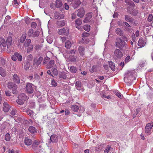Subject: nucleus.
Listing matches in <instances>:
<instances>
[{"label": "nucleus", "instance_id": "nucleus-50", "mask_svg": "<svg viewBox=\"0 0 153 153\" xmlns=\"http://www.w3.org/2000/svg\"><path fill=\"white\" fill-rule=\"evenodd\" d=\"M16 102L18 104L20 105H22L24 102L22 100H20V98H18V99L17 100Z\"/></svg>", "mask_w": 153, "mask_h": 153}, {"label": "nucleus", "instance_id": "nucleus-26", "mask_svg": "<svg viewBox=\"0 0 153 153\" xmlns=\"http://www.w3.org/2000/svg\"><path fill=\"white\" fill-rule=\"evenodd\" d=\"M125 19L126 21L128 22H132L133 19L131 16L128 15H126L125 17Z\"/></svg>", "mask_w": 153, "mask_h": 153}, {"label": "nucleus", "instance_id": "nucleus-2", "mask_svg": "<svg viewBox=\"0 0 153 153\" xmlns=\"http://www.w3.org/2000/svg\"><path fill=\"white\" fill-rule=\"evenodd\" d=\"M135 79L136 78L133 76L132 72L131 71H128L125 74V76L124 78V82L128 84L129 85H131L133 80Z\"/></svg>", "mask_w": 153, "mask_h": 153}, {"label": "nucleus", "instance_id": "nucleus-28", "mask_svg": "<svg viewBox=\"0 0 153 153\" xmlns=\"http://www.w3.org/2000/svg\"><path fill=\"white\" fill-rule=\"evenodd\" d=\"M66 31V29L65 28H62L59 30L58 31V34L60 35H63L65 34L67 35V34H65Z\"/></svg>", "mask_w": 153, "mask_h": 153}, {"label": "nucleus", "instance_id": "nucleus-23", "mask_svg": "<svg viewBox=\"0 0 153 153\" xmlns=\"http://www.w3.org/2000/svg\"><path fill=\"white\" fill-rule=\"evenodd\" d=\"M26 112L28 115L33 118L35 116V113L31 110H27Z\"/></svg>", "mask_w": 153, "mask_h": 153}, {"label": "nucleus", "instance_id": "nucleus-19", "mask_svg": "<svg viewBox=\"0 0 153 153\" xmlns=\"http://www.w3.org/2000/svg\"><path fill=\"white\" fill-rule=\"evenodd\" d=\"M55 63L54 61L53 60H50L46 65V68L49 69L53 67Z\"/></svg>", "mask_w": 153, "mask_h": 153}, {"label": "nucleus", "instance_id": "nucleus-10", "mask_svg": "<svg viewBox=\"0 0 153 153\" xmlns=\"http://www.w3.org/2000/svg\"><path fill=\"white\" fill-rule=\"evenodd\" d=\"M77 16L81 18L83 17L85 15V12L82 7H81L77 10Z\"/></svg>", "mask_w": 153, "mask_h": 153}, {"label": "nucleus", "instance_id": "nucleus-12", "mask_svg": "<svg viewBox=\"0 0 153 153\" xmlns=\"http://www.w3.org/2000/svg\"><path fill=\"white\" fill-rule=\"evenodd\" d=\"M54 17L56 19H63L64 17V16L62 13L56 12L54 13Z\"/></svg>", "mask_w": 153, "mask_h": 153}, {"label": "nucleus", "instance_id": "nucleus-59", "mask_svg": "<svg viewBox=\"0 0 153 153\" xmlns=\"http://www.w3.org/2000/svg\"><path fill=\"white\" fill-rule=\"evenodd\" d=\"M131 38H132V40L133 41V42H135L136 38H135V34L134 33H133V34L131 36Z\"/></svg>", "mask_w": 153, "mask_h": 153}, {"label": "nucleus", "instance_id": "nucleus-41", "mask_svg": "<svg viewBox=\"0 0 153 153\" xmlns=\"http://www.w3.org/2000/svg\"><path fill=\"white\" fill-rule=\"evenodd\" d=\"M49 59L50 58L48 57H46L44 60L43 64L44 65L47 64L49 61Z\"/></svg>", "mask_w": 153, "mask_h": 153}, {"label": "nucleus", "instance_id": "nucleus-17", "mask_svg": "<svg viewBox=\"0 0 153 153\" xmlns=\"http://www.w3.org/2000/svg\"><path fill=\"white\" fill-rule=\"evenodd\" d=\"M81 2L79 0H74L73 6L74 8H76L81 4Z\"/></svg>", "mask_w": 153, "mask_h": 153}, {"label": "nucleus", "instance_id": "nucleus-42", "mask_svg": "<svg viewBox=\"0 0 153 153\" xmlns=\"http://www.w3.org/2000/svg\"><path fill=\"white\" fill-rule=\"evenodd\" d=\"M97 66L94 65L92 67L91 69V72H93L97 71Z\"/></svg>", "mask_w": 153, "mask_h": 153}, {"label": "nucleus", "instance_id": "nucleus-55", "mask_svg": "<svg viewBox=\"0 0 153 153\" xmlns=\"http://www.w3.org/2000/svg\"><path fill=\"white\" fill-rule=\"evenodd\" d=\"M153 16L151 14L149 15L148 18V20L149 22H151L152 20Z\"/></svg>", "mask_w": 153, "mask_h": 153}, {"label": "nucleus", "instance_id": "nucleus-11", "mask_svg": "<svg viewBox=\"0 0 153 153\" xmlns=\"http://www.w3.org/2000/svg\"><path fill=\"white\" fill-rule=\"evenodd\" d=\"M83 38L82 39V41L85 43H88L89 42V39L86 37L88 36H89V33L87 32H84L82 34Z\"/></svg>", "mask_w": 153, "mask_h": 153}, {"label": "nucleus", "instance_id": "nucleus-7", "mask_svg": "<svg viewBox=\"0 0 153 153\" xmlns=\"http://www.w3.org/2000/svg\"><path fill=\"white\" fill-rule=\"evenodd\" d=\"M34 86L30 83H28L25 88V90L29 94H31L33 91V87Z\"/></svg>", "mask_w": 153, "mask_h": 153}, {"label": "nucleus", "instance_id": "nucleus-46", "mask_svg": "<svg viewBox=\"0 0 153 153\" xmlns=\"http://www.w3.org/2000/svg\"><path fill=\"white\" fill-rule=\"evenodd\" d=\"M51 85L52 87H55L57 85V83L54 79H52L51 82Z\"/></svg>", "mask_w": 153, "mask_h": 153}, {"label": "nucleus", "instance_id": "nucleus-5", "mask_svg": "<svg viewBox=\"0 0 153 153\" xmlns=\"http://www.w3.org/2000/svg\"><path fill=\"white\" fill-rule=\"evenodd\" d=\"M115 44L116 47L120 49H122L124 47H126V42L120 38L117 39Z\"/></svg>", "mask_w": 153, "mask_h": 153}, {"label": "nucleus", "instance_id": "nucleus-36", "mask_svg": "<svg viewBox=\"0 0 153 153\" xmlns=\"http://www.w3.org/2000/svg\"><path fill=\"white\" fill-rule=\"evenodd\" d=\"M5 60L2 57H0V66L5 65Z\"/></svg>", "mask_w": 153, "mask_h": 153}, {"label": "nucleus", "instance_id": "nucleus-38", "mask_svg": "<svg viewBox=\"0 0 153 153\" xmlns=\"http://www.w3.org/2000/svg\"><path fill=\"white\" fill-rule=\"evenodd\" d=\"M90 26L89 25H85L83 26V29L86 31L88 32L90 30Z\"/></svg>", "mask_w": 153, "mask_h": 153}, {"label": "nucleus", "instance_id": "nucleus-18", "mask_svg": "<svg viewBox=\"0 0 153 153\" xmlns=\"http://www.w3.org/2000/svg\"><path fill=\"white\" fill-rule=\"evenodd\" d=\"M18 98H20V100H22L24 102L27 99L26 95L24 94H20L18 96Z\"/></svg>", "mask_w": 153, "mask_h": 153}, {"label": "nucleus", "instance_id": "nucleus-24", "mask_svg": "<svg viewBox=\"0 0 153 153\" xmlns=\"http://www.w3.org/2000/svg\"><path fill=\"white\" fill-rule=\"evenodd\" d=\"M145 45V42L142 38H140L138 42V45L140 48L143 47Z\"/></svg>", "mask_w": 153, "mask_h": 153}, {"label": "nucleus", "instance_id": "nucleus-3", "mask_svg": "<svg viewBox=\"0 0 153 153\" xmlns=\"http://www.w3.org/2000/svg\"><path fill=\"white\" fill-rule=\"evenodd\" d=\"M7 88L11 90L13 94H17L18 93L17 85L14 82H9L7 84Z\"/></svg>", "mask_w": 153, "mask_h": 153}, {"label": "nucleus", "instance_id": "nucleus-58", "mask_svg": "<svg viewBox=\"0 0 153 153\" xmlns=\"http://www.w3.org/2000/svg\"><path fill=\"white\" fill-rule=\"evenodd\" d=\"M50 38L49 37H47L46 38V39L47 42L48 43L51 44L52 43L53 40L52 39H50Z\"/></svg>", "mask_w": 153, "mask_h": 153}, {"label": "nucleus", "instance_id": "nucleus-1", "mask_svg": "<svg viewBox=\"0 0 153 153\" xmlns=\"http://www.w3.org/2000/svg\"><path fill=\"white\" fill-rule=\"evenodd\" d=\"M1 43L3 47V50H6V46L7 48V51L8 53H10L13 50L11 49V46L12 44V38L11 36L8 37L6 40V44L5 41L4 39H1Z\"/></svg>", "mask_w": 153, "mask_h": 153}, {"label": "nucleus", "instance_id": "nucleus-62", "mask_svg": "<svg viewBox=\"0 0 153 153\" xmlns=\"http://www.w3.org/2000/svg\"><path fill=\"white\" fill-rule=\"evenodd\" d=\"M130 57L129 56H127L125 59V62L126 63L127 62L129 61Z\"/></svg>", "mask_w": 153, "mask_h": 153}, {"label": "nucleus", "instance_id": "nucleus-57", "mask_svg": "<svg viewBox=\"0 0 153 153\" xmlns=\"http://www.w3.org/2000/svg\"><path fill=\"white\" fill-rule=\"evenodd\" d=\"M17 111L15 110H13L10 112V114L12 116H14L16 114Z\"/></svg>", "mask_w": 153, "mask_h": 153}, {"label": "nucleus", "instance_id": "nucleus-27", "mask_svg": "<svg viewBox=\"0 0 153 153\" xmlns=\"http://www.w3.org/2000/svg\"><path fill=\"white\" fill-rule=\"evenodd\" d=\"M78 51L81 56H83L84 54L85 48L84 47L81 46L79 47Z\"/></svg>", "mask_w": 153, "mask_h": 153}, {"label": "nucleus", "instance_id": "nucleus-43", "mask_svg": "<svg viewBox=\"0 0 153 153\" xmlns=\"http://www.w3.org/2000/svg\"><path fill=\"white\" fill-rule=\"evenodd\" d=\"M71 109L75 111H76L78 109V107L76 105H73L71 106Z\"/></svg>", "mask_w": 153, "mask_h": 153}, {"label": "nucleus", "instance_id": "nucleus-53", "mask_svg": "<svg viewBox=\"0 0 153 153\" xmlns=\"http://www.w3.org/2000/svg\"><path fill=\"white\" fill-rule=\"evenodd\" d=\"M30 66V64L29 63L27 62V63H26L25 65V66H24L25 69L26 70H27L29 68Z\"/></svg>", "mask_w": 153, "mask_h": 153}, {"label": "nucleus", "instance_id": "nucleus-32", "mask_svg": "<svg viewBox=\"0 0 153 153\" xmlns=\"http://www.w3.org/2000/svg\"><path fill=\"white\" fill-rule=\"evenodd\" d=\"M116 33L120 36L122 35L123 34V31L120 28H117L115 30Z\"/></svg>", "mask_w": 153, "mask_h": 153}, {"label": "nucleus", "instance_id": "nucleus-64", "mask_svg": "<svg viewBox=\"0 0 153 153\" xmlns=\"http://www.w3.org/2000/svg\"><path fill=\"white\" fill-rule=\"evenodd\" d=\"M117 24L120 26H121L123 25V22L122 21H119L117 22Z\"/></svg>", "mask_w": 153, "mask_h": 153}, {"label": "nucleus", "instance_id": "nucleus-52", "mask_svg": "<svg viewBox=\"0 0 153 153\" xmlns=\"http://www.w3.org/2000/svg\"><path fill=\"white\" fill-rule=\"evenodd\" d=\"M53 73L55 75H57L58 74V71L57 70L56 68H54L52 71Z\"/></svg>", "mask_w": 153, "mask_h": 153}, {"label": "nucleus", "instance_id": "nucleus-63", "mask_svg": "<svg viewBox=\"0 0 153 153\" xmlns=\"http://www.w3.org/2000/svg\"><path fill=\"white\" fill-rule=\"evenodd\" d=\"M29 20L30 19L28 17L25 19V22L27 24H28L29 23Z\"/></svg>", "mask_w": 153, "mask_h": 153}, {"label": "nucleus", "instance_id": "nucleus-35", "mask_svg": "<svg viewBox=\"0 0 153 153\" xmlns=\"http://www.w3.org/2000/svg\"><path fill=\"white\" fill-rule=\"evenodd\" d=\"M70 71L72 73H75L77 71L76 68L74 66H71L69 67Z\"/></svg>", "mask_w": 153, "mask_h": 153}, {"label": "nucleus", "instance_id": "nucleus-20", "mask_svg": "<svg viewBox=\"0 0 153 153\" xmlns=\"http://www.w3.org/2000/svg\"><path fill=\"white\" fill-rule=\"evenodd\" d=\"M50 138L51 142L53 143H55L57 141V137L55 135H52L51 136Z\"/></svg>", "mask_w": 153, "mask_h": 153}, {"label": "nucleus", "instance_id": "nucleus-48", "mask_svg": "<svg viewBox=\"0 0 153 153\" xmlns=\"http://www.w3.org/2000/svg\"><path fill=\"white\" fill-rule=\"evenodd\" d=\"M115 95L117 96L119 98L121 99L122 98V95L118 91H116L114 93Z\"/></svg>", "mask_w": 153, "mask_h": 153}, {"label": "nucleus", "instance_id": "nucleus-39", "mask_svg": "<svg viewBox=\"0 0 153 153\" xmlns=\"http://www.w3.org/2000/svg\"><path fill=\"white\" fill-rule=\"evenodd\" d=\"M33 33V30L32 29L29 30L27 33L29 37H32Z\"/></svg>", "mask_w": 153, "mask_h": 153}, {"label": "nucleus", "instance_id": "nucleus-14", "mask_svg": "<svg viewBox=\"0 0 153 153\" xmlns=\"http://www.w3.org/2000/svg\"><path fill=\"white\" fill-rule=\"evenodd\" d=\"M3 111L5 112L8 111L10 108V106L7 102H4L3 104Z\"/></svg>", "mask_w": 153, "mask_h": 153}, {"label": "nucleus", "instance_id": "nucleus-21", "mask_svg": "<svg viewBox=\"0 0 153 153\" xmlns=\"http://www.w3.org/2000/svg\"><path fill=\"white\" fill-rule=\"evenodd\" d=\"M28 130L32 134H35L37 132L36 129L32 126H30L28 128Z\"/></svg>", "mask_w": 153, "mask_h": 153}, {"label": "nucleus", "instance_id": "nucleus-15", "mask_svg": "<svg viewBox=\"0 0 153 153\" xmlns=\"http://www.w3.org/2000/svg\"><path fill=\"white\" fill-rule=\"evenodd\" d=\"M32 140L28 137H25L24 140L25 144L27 146L30 145L32 143Z\"/></svg>", "mask_w": 153, "mask_h": 153}, {"label": "nucleus", "instance_id": "nucleus-16", "mask_svg": "<svg viewBox=\"0 0 153 153\" xmlns=\"http://www.w3.org/2000/svg\"><path fill=\"white\" fill-rule=\"evenodd\" d=\"M13 80L17 84L19 83L20 79L17 74H14L13 76Z\"/></svg>", "mask_w": 153, "mask_h": 153}, {"label": "nucleus", "instance_id": "nucleus-8", "mask_svg": "<svg viewBox=\"0 0 153 153\" xmlns=\"http://www.w3.org/2000/svg\"><path fill=\"white\" fill-rule=\"evenodd\" d=\"M11 58L14 61H16L17 59L19 61H21L22 59L21 55L18 53H15L14 54L11 56Z\"/></svg>", "mask_w": 153, "mask_h": 153}, {"label": "nucleus", "instance_id": "nucleus-29", "mask_svg": "<svg viewBox=\"0 0 153 153\" xmlns=\"http://www.w3.org/2000/svg\"><path fill=\"white\" fill-rule=\"evenodd\" d=\"M31 42V40L30 39H27L24 43V46L25 48L29 46Z\"/></svg>", "mask_w": 153, "mask_h": 153}, {"label": "nucleus", "instance_id": "nucleus-33", "mask_svg": "<svg viewBox=\"0 0 153 153\" xmlns=\"http://www.w3.org/2000/svg\"><path fill=\"white\" fill-rule=\"evenodd\" d=\"M71 45V43L70 41H67L65 43V47L68 49H70Z\"/></svg>", "mask_w": 153, "mask_h": 153}, {"label": "nucleus", "instance_id": "nucleus-9", "mask_svg": "<svg viewBox=\"0 0 153 153\" xmlns=\"http://www.w3.org/2000/svg\"><path fill=\"white\" fill-rule=\"evenodd\" d=\"M153 127V124L152 125L150 123L147 124L145 127V132L147 134L149 135L151 133L152 128Z\"/></svg>", "mask_w": 153, "mask_h": 153}, {"label": "nucleus", "instance_id": "nucleus-4", "mask_svg": "<svg viewBox=\"0 0 153 153\" xmlns=\"http://www.w3.org/2000/svg\"><path fill=\"white\" fill-rule=\"evenodd\" d=\"M63 6V4L62 0H56L54 4L51 3L50 5L51 8L53 10H55L56 8L62 7Z\"/></svg>", "mask_w": 153, "mask_h": 153}, {"label": "nucleus", "instance_id": "nucleus-25", "mask_svg": "<svg viewBox=\"0 0 153 153\" xmlns=\"http://www.w3.org/2000/svg\"><path fill=\"white\" fill-rule=\"evenodd\" d=\"M0 75L2 77H5L6 75V70L1 67H0Z\"/></svg>", "mask_w": 153, "mask_h": 153}, {"label": "nucleus", "instance_id": "nucleus-31", "mask_svg": "<svg viewBox=\"0 0 153 153\" xmlns=\"http://www.w3.org/2000/svg\"><path fill=\"white\" fill-rule=\"evenodd\" d=\"M109 67L111 68V70L114 71L115 69V66L113 62L111 61L108 62Z\"/></svg>", "mask_w": 153, "mask_h": 153}, {"label": "nucleus", "instance_id": "nucleus-13", "mask_svg": "<svg viewBox=\"0 0 153 153\" xmlns=\"http://www.w3.org/2000/svg\"><path fill=\"white\" fill-rule=\"evenodd\" d=\"M86 16V18L83 20V22L85 23H86L89 22L90 19L92 18V13L91 12L88 13L87 14Z\"/></svg>", "mask_w": 153, "mask_h": 153}, {"label": "nucleus", "instance_id": "nucleus-47", "mask_svg": "<svg viewBox=\"0 0 153 153\" xmlns=\"http://www.w3.org/2000/svg\"><path fill=\"white\" fill-rule=\"evenodd\" d=\"M39 33L38 31H35L34 33H33V35L32 37H37L39 36Z\"/></svg>", "mask_w": 153, "mask_h": 153}, {"label": "nucleus", "instance_id": "nucleus-44", "mask_svg": "<svg viewBox=\"0 0 153 153\" xmlns=\"http://www.w3.org/2000/svg\"><path fill=\"white\" fill-rule=\"evenodd\" d=\"M10 138V135L8 133H7L6 134L5 136V140L7 141H9Z\"/></svg>", "mask_w": 153, "mask_h": 153}, {"label": "nucleus", "instance_id": "nucleus-37", "mask_svg": "<svg viewBox=\"0 0 153 153\" xmlns=\"http://www.w3.org/2000/svg\"><path fill=\"white\" fill-rule=\"evenodd\" d=\"M33 45H30L28 46V48L27 49V53H30L33 51Z\"/></svg>", "mask_w": 153, "mask_h": 153}, {"label": "nucleus", "instance_id": "nucleus-60", "mask_svg": "<svg viewBox=\"0 0 153 153\" xmlns=\"http://www.w3.org/2000/svg\"><path fill=\"white\" fill-rule=\"evenodd\" d=\"M39 143V142L37 140H34L33 143V146L38 145Z\"/></svg>", "mask_w": 153, "mask_h": 153}, {"label": "nucleus", "instance_id": "nucleus-54", "mask_svg": "<svg viewBox=\"0 0 153 153\" xmlns=\"http://www.w3.org/2000/svg\"><path fill=\"white\" fill-rule=\"evenodd\" d=\"M33 58V56L31 54L29 55L27 57V59L28 60V61H30L32 60Z\"/></svg>", "mask_w": 153, "mask_h": 153}, {"label": "nucleus", "instance_id": "nucleus-6", "mask_svg": "<svg viewBox=\"0 0 153 153\" xmlns=\"http://www.w3.org/2000/svg\"><path fill=\"white\" fill-rule=\"evenodd\" d=\"M123 56V53L119 49H116L115 50L113 56L114 59H120Z\"/></svg>", "mask_w": 153, "mask_h": 153}, {"label": "nucleus", "instance_id": "nucleus-56", "mask_svg": "<svg viewBox=\"0 0 153 153\" xmlns=\"http://www.w3.org/2000/svg\"><path fill=\"white\" fill-rule=\"evenodd\" d=\"M110 146H108L107 148L105 150L104 152L105 153H108L109 152V150L110 148Z\"/></svg>", "mask_w": 153, "mask_h": 153}, {"label": "nucleus", "instance_id": "nucleus-40", "mask_svg": "<svg viewBox=\"0 0 153 153\" xmlns=\"http://www.w3.org/2000/svg\"><path fill=\"white\" fill-rule=\"evenodd\" d=\"M26 39V36L25 35H23L21 37L20 39V42L21 43H23L25 40Z\"/></svg>", "mask_w": 153, "mask_h": 153}, {"label": "nucleus", "instance_id": "nucleus-49", "mask_svg": "<svg viewBox=\"0 0 153 153\" xmlns=\"http://www.w3.org/2000/svg\"><path fill=\"white\" fill-rule=\"evenodd\" d=\"M34 76V77L33 78V81L35 80H39L40 79L39 76L37 74H35Z\"/></svg>", "mask_w": 153, "mask_h": 153}, {"label": "nucleus", "instance_id": "nucleus-34", "mask_svg": "<svg viewBox=\"0 0 153 153\" xmlns=\"http://www.w3.org/2000/svg\"><path fill=\"white\" fill-rule=\"evenodd\" d=\"M75 24L76 25L79 26L82 24V20L79 18L78 19L75 21Z\"/></svg>", "mask_w": 153, "mask_h": 153}, {"label": "nucleus", "instance_id": "nucleus-45", "mask_svg": "<svg viewBox=\"0 0 153 153\" xmlns=\"http://www.w3.org/2000/svg\"><path fill=\"white\" fill-rule=\"evenodd\" d=\"M125 2L128 4H129L131 6H133V2L130 0H126Z\"/></svg>", "mask_w": 153, "mask_h": 153}, {"label": "nucleus", "instance_id": "nucleus-22", "mask_svg": "<svg viewBox=\"0 0 153 153\" xmlns=\"http://www.w3.org/2000/svg\"><path fill=\"white\" fill-rule=\"evenodd\" d=\"M65 24L64 20L59 21L56 22V25L59 27H61L64 26Z\"/></svg>", "mask_w": 153, "mask_h": 153}, {"label": "nucleus", "instance_id": "nucleus-61", "mask_svg": "<svg viewBox=\"0 0 153 153\" xmlns=\"http://www.w3.org/2000/svg\"><path fill=\"white\" fill-rule=\"evenodd\" d=\"M70 60L71 61L75 62L76 60V58L75 56H73L71 57L70 59Z\"/></svg>", "mask_w": 153, "mask_h": 153}, {"label": "nucleus", "instance_id": "nucleus-30", "mask_svg": "<svg viewBox=\"0 0 153 153\" xmlns=\"http://www.w3.org/2000/svg\"><path fill=\"white\" fill-rule=\"evenodd\" d=\"M76 88L78 90H79L81 89L82 87L81 85V83L79 81L76 82Z\"/></svg>", "mask_w": 153, "mask_h": 153}, {"label": "nucleus", "instance_id": "nucleus-51", "mask_svg": "<svg viewBox=\"0 0 153 153\" xmlns=\"http://www.w3.org/2000/svg\"><path fill=\"white\" fill-rule=\"evenodd\" d=\"M76 52V50H72L71 51H68L67 53L69 54H75Z\"/></svg>", "mask_w": 153, "mask_h": 153}]
</instances>
